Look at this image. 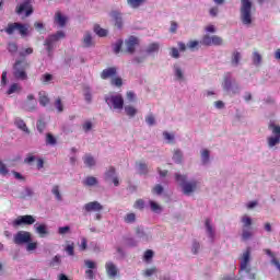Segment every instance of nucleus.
Returning a JSON list of instances; mask_svg holds the SVG:
<instances>
[{"label": "nucleus", "mask_w": 280, "mask_h": 280, "mask_svg": "<svg viewBox=\"0 0 280 280\" xmlns=\"http://www.w3.org/2000/svg\"><path fill=\"white\" fill-rule=\"evenodd\" d=\"M83 161L88 167H93V165H95V159L91 154H86L83 158Z\"/></svg>", "instance_id": "f704fd0d"}, {"label": "nucleus", "mask_w": 280, "mask_h": 280, "mask_svg": "<svg viewBox=\"0 0 280 280\" xmlns=\"http://www.w3.org/2000/svg\"><path fill=\"white\" fill-rule=\"evenodd\" d=\"M121 47H124V39H118V40L113 45L114 54H120Z\"/></svg>", "instance_id": "e433bc0d"}, {"label": "nucleus", "mask_w": 280, "mask_h": 280, "mask_svg": "<svg viewBox=\"0 0 280 280\" xmlns=\"http://www.w3.org/2000/svg\"><path fill=\"white\" fill-rule=\"evenodd\" d=\"M83 47H93V37L91 36V33L84 35Z\"/></svg>", "instance_id": "c85d7f7f"}, {"label": "nucleus", "mask_w": 280, "mask_h": 280, "mask_svg": "<svg viewBox=\"0 0 280 280\" xmlns=\"http://www.w3.org/2000/svg\"><path fill=\"white\" fill-rule=\"evenodd\" d=\"M149 205H150L151 211H153V213H161V207L159 206V203L151 200V201H149Z\"/></svg>", "instance_id": "3c124183"}, {"label": "nucleus", "mask_w": 280, "mask_h": 280, "mask_svg": "<svg viewBox=\"0 0 280 280\" xmlns=\"http://www.w3.org/2000/svg\"><path fill=\"white\" fill-rule=\"evenodd\" d=\"M240 267L242 272H250V247L243 253Z\"/></svg>", "instance_id": "9b49d317"}, {"label": "nucleus", "mask_w": 280, "mask_h": 280, "mask_svg": "<svg viewBox=\"0 0 280 280\" xmlns=\"http://www.w3.org/2000/svg\"><path fill=\"white\" fill-rule=\"evenodd\" d=\"M241 222L243 223V229H248V226L253 225V219H250V217H248L247 214H244L242 217Z\"/></svg>", "instance_id": "473e14b6"}, {"label": "nucleus", "mask_w": 280, "mask_h": 280, "mask_svg": "<svg viewBox=\"0 0 280 280\" xmlns=\"http://www.w3.org/2000/svg\"><path fill=\"white\" fill-rule=\"evenodd\" d=\"M175 77L177 80H183V69L175 67Z\"/></svg>", "instance_id": "338daca9"}, {"label": "nucleus", "mask_w": 280, "mask_h": 280, "mask_svg": "<svg viewBox=\"0 0 280 280\" xmlns=\"http://www.w3.org/2000/svg\"><path fill=\"white\" fill-rule=\"evenodd\" d=\"M35 231L36 233H38L40 237H44L45 235H49V231H47V225L45 223L37 225L35 228Z\"/></svg>", "instance_id": "4be33fe9"}, {"label": "nucleus", "mask_w": 280, "mask_h": 280, "mask_svg": "<svg viewBox=\"0 0 280 280\" xmlns=\"http://www.w3.org/2000/svg\"><path fill=\"white\" fill-rule=\"evenodd\" d=\"M110 84L113 86H124V80H121V77H114L112 80H110Z\"/></svg>", "instance_id": "a18cd8bd"}, {"label": "nucleus", "mask_w": 280, "mask_h": 280, "mask_svg": "<svg viewBox=\"0 0 280 280\" xmlns=\"http://www.w3.org/2000/svg\"><path fill=\"white\" fill-rule=\"evenodd\" d=\"M84 97H85V102H88V104H91L93 96L91 94V88H84Z\"/></svg>", "instance_id": "603ef678"}, {"label": "nucleus", "mask_w": 280, "mask_h": 280, "mask_svg": "<svg viewBox=\"0 0 280 280\" xmlns=\"http://www.w3.org/2000/svg\"><path fill=\"white\" fill-rule=\"evenodd\" d=\"M36 222V219L32 214L19 215L12 221V226L19 229V226H32Z\"/></svg>", "instance_id": "39448f33"}, {"label": "nucleus", "mask_w": 280, "mask_h": 280, "mask_svg": "<svg viewBox=\"0 0 280 280\" xmlns=\"http://www.w3.org/2000/svg\"><path fill=\"white\" fill-rule=\"evenodd\" d=\"M10 174V170H8V165L0 160V176H8Z\"/></svg>", "instance_id": "79ce46f5"}, {"label": "nucleus", "mask_w": 280, "mask_h": 280, "mask_svg": "<svg viewBox=\"0 0 280 280\" xmlns=\"http://www.w3.org/2000/svg\"><path fill=\"white\" fill-rule=\"evenodd\" d=\"M137 45H139V38L135 37V36H130L127 40H126V51L127 54H135L136 49H137Z\"/></svg>", "instance_id": "2eb2a0df"}, {"label": "nucleus", "mask_w": 280, "mask_h": 280, "mask_svg": "<svg viewBox=\"0 0 280 280\" xmlns=\"http://www.w3.org/2000/svg\"><path fill=\"white\" fill-rule=\"evenodd\" d=\"M253 62H254V65H256V66L261 65V55H260L259 52L255 51V52L253 54Z\"/></svg>", "instance_id": "5fc2aeb1"}, {"label": "nucleus", "mask_w": 280, "mask_h": 280, "mask_svg": "<svg viewBox=\"0 0 280 280\" xmlns=\"http://www.w3.org/2000/svg\"><path fill=\"white\" fill-rule=\"evenodd\" d=\"M145 121L148 126H154L156 124V119L154 118V115L150 114L145 117Z\"/></svg>", "instance_id": "bf43d9fd"}, {"label": "nucleus", "mask_w": 280, "mask_h": 280, "mask_svg": "<svg viewBox=\"0 0 280 280\" xmlns=\"http://www.w3.org/2000/svg\"><path fill=\"white\" fill-rule=\"evenodd\" d=\"M105 102L108 106H113L115 110H121L124 108V96L121 94L106 96Z\"/></svg>", "instance_id": "423d86ee"}, {"label": "nucleus", "mask_w": 280, "mask_h": 280, "mask_svg": "<svg viewBox=\"0 0 280 280\" xmlns=\"http://www.w3.org/2000/svg\"><path fill=\"white\" fill-rule=\"evenodd\" d=\"M39 104L40 106H48L50 100L49 96L47 95V92H39Z\"/></svg>", "instance_id": "393cba45"}, {"label": "nucleus", "mask_w": 280, "mask_h": 280, "mask_svg": "<svg viewBox=\"0 0 280 280\" xmlns=\"http://www.w3.org/2000/svg\"><path fill=\"white\" fill-rule=\"evenodd\" d=\"M23 12H25V16H30L31 14L34 13L32 0H26L16 8V14H23Z\"/></svg>", "instance_id": "ddd939ff"}, {"label": "nucleus", "mask_w": 280, "mask_h": 280, "mask_svg": "<svg viewBox=\"0 0 280 280\" xmlns=\"http://www.w3.org/2000/svg\"><path fill=\"white\" fill-rule=\"evenodd\" d=\"M94 32L101 38L108 36V31L106 28H102L100 25L94 26Z\"/></svg>", "instance_id": "bb28decb"}, {"label": "nucleus", "mask_w": 280, "mask_h": 280, "mask_svg": "<svg viewBox=\"0 0 280 280\" xmlns=\"http://www.w3.org/2000/svg\"><path fill=\"white\" fill-rule=\"evenodd\" d=\"M253 1L242 0L241 1V21L244 25H250L253 23Z\"/></svg>", "instance_id": "7ed1b4c3"}, {"label": "nucleus", "mask_w": 280, "mask_h": 280, "mask_svg": "<svg viewBox=\"0 0 280 280\" xmlns=\"http://www.w3.org/2000/svg\"><path fill=\"white\" fill-rule=\"evenodd\" d=\"M110 16L115 21V27L121 30V27H124V20L121 19V13H119L118 11H112Z\"/></svg>", "instance_id": "a211bd4d"}, {"label": "nucleus", "mask_w": 280, "mask_h": 280, "mask_svg": "<svg viewBox=\"0 0 280 280\" xmlns=\"http://www.w3.org/2000/svg\"><path fill=\"white\" fill-rule=\"evenodd\" d=\"M144 261H150V259H152V257H154V252H152V249H148L144 253Z\"/></svg>", "instance_id": "0e129e2a"}, {"label": "nucleus", "mask_w": 280, "mask_h": 280, "mask_svg": "<svg viewBox=\"0 0 280 280\" xmlns=\"http://www.w3.org/2000/svg\"><path fill=\"white\" fill-rule=\"evenodd\" d=\"M61 261H62V260L60 259V256L57 255V256H55V257L51 259L49 266H50L51 268H54V267H56V266H60Z\"/></svg>", "instance_id": "6e6d98bb"}, {"label": "nucleus", "mask_w": 280, "mask_h": 280, "mask_svg": "<svg viewBox=\"0 0 280 280\" xmlns=\"http://www.w3.org/2000/svg\"><path fill=\"white\" fill-rule=\"evenodd\" d=\"M200 43L206 47H211V45H214L215 47H220L221 45H224V39H222V37L218 35H213V36L203 35Z\"/></svg>", "instance_id": "9d476101"}, {"label": "nucleus", "mask_w": 280, "mask_h": 280, "mask_svg": "<svg viewBox=\"0 0 280 280\" xmlns=\"http://www.w3.org/2000/svg\"><path fill=\"white\" fill-rule=\"evenodd\" d=\"M173 161L175 163H183V152H180V150H175L174 151Z\"/></svg>", "instance_id": "a19ab883"}, {"label": "nucleus", "mask_w": 280, "mask_h": 280, "mask_svg": "<svg viewBox=\"0 0 280 280\" xmlns=\"http://www.w3.org/2000/svg\"><path fill=\"white\" fill-rule=\"evenodd\" d=\"M51 80H54V75H51L50 73H45L42 75V83L45 85L51 84Z\"/></svg>", "instance_id": "c03bdc74"}, {"label": "nucleus", "mask_w": 280, "mask_h": 280, "mask_svg": "<svg viewBox=\"0 0 280 280\" xmlns=\"http://www.w3.org/2000/svg\"><path fill=\"white\" fill-rule=\"evenodd\" d=\"M21 90L22 88L19 83H13L10 85L9 90L7 91V94L12 95L13 93H20Z\"/></svg>", "instance_id": "c756f323"}, {"label": "nucleus", "mask_w": 280, "mask_h": 280, "mask_svg": "<svg viewBox=\"0 0 280 280\" xmlns=\"http://www.w3.org/2000/svg\"><path fill=\"white\" fill-rule=\"evenodd\" d=\"M153 194H156L158 196H161V194H163V186H161V185H155L154 187H153Z\"/></svg>", "instance_id": "774afa93"}, {"label": "nucleus", "mask_w": 280, "mask_h": 280, "mask_svg": "<svg viewBox=\"0 0 280 280\" xmlns=\"http://www.w3.org/2000/svg\"><path fill=\"white\" fill-rule=\"evenodd\" d=\"M106 272L109 279H115L117 275H119V269H117V266H115L113 262H106L105 265Z\"/></svg>", "instance_id": "dca6fc26"}, {"label": "nucleus", "mask_w": 280, "mask_h": 280, "mask_svg": "<svg viewBox=\"0 0 280 280\" xmlns=\"http://www.w3.org/2000/svg\"><path fill=\"white\" fill-rule=\"evenodd\" d=\"M7 49L11 56H14V54L19 51V45H16L14 42H10L7 46Z\"/></svg>", "instance_id": "7c9ffc66"}, {"label": "nucleus", "mask_w": 280, "mask_h": 280, "mask_svg": "<svg viewBox=\"0 0 280 280\" xmlns=\"http://www.w3.org/2000/svg\"><path fill=\"white\" fill-rule=\"evenodd\" d=\"M66 253L70 256L73 257L75 255V245L72 243L70 245L66 246Z\"/></svg>", "instance_id": "864d4df0"}, {"label": "nucleus", "mask_w": 280, "mask_h": 280, "mask_svg": "<svg viewBox=\"0 0 280 280\" xmlns=\"http://www.w3.org/2000/svg\"><path fill=\"white\" fill-rule=\"evenodd\" d=\"M138 172L141 175H145L148 174V164L143 163V162H139L138 163Z\"/></svg>", "instance_id": "37998d69"}, {"label": "nucleus", "mask_w": 280, "mask_h": 280, "mask_svg": "<svg viewBox=\"0 0 280 280\" xmlns=\"http://www.w3.org/2000/svg\"><path fill=\"white\" fill-rule=\"evenodd\" d=\"M31 102V103H30ZM36 100L34 97V94H28L27 95V102L25 103V108L26 110H36Z\"/></svg>", "instance_id": "6ab92c4d"}, {"label": "nucleus", "mask_w": 280, "mask_h": 280, "mask_svg": "<svg viewBox=\"0 0 280 280\" xmlns=\"http://www.w3.org/2000/svg\"><path fill=\"white\" fill-rule=\"evenodd\" d=\"M159 49H160L159 43H152L148 46L147 54H154V52L159 51Z\"/></svg>", "instance_id": "ea45409f"}, {"label": "nucleus", "mask_w": 280, "mask_h": 280, "mask_svg": "<svg viewBox=\"0 0 280 280\" xmlns=\"http://www.w3.org/2000/svg\"><path fill=\"white\" fill-rule=\"evenodd\" d=\"M71 228L66 225L58 229L59 235H67V233H70Z\"/></svg>", "instance_id": "680f3d73"}, {"label": "nucleus", "mask_w": 280, "mask_h": 280, "mask_svg": "<svg viewBox=\"0 0 280 280\" xmlns=\"http://www.w3.org/2000/svg\"><path fill=\"white\" fill-rule=\"evenodd\" d=\"M55 108H57V113H62L65 110V105L62 104V98L57 97L55 100Z\"/></svg>", "instance_id": "58836bf2"}, {"label": "nucleus", "mask_w": 280, "mask_h": 280, "mask_svg": "<svg viewBox=\"0 0 280 280\" xmlns=\"http://www.w3.org/2000/svg\"><path fill=\"white\" fill-rule=\"evenodd\" d=\"M201 160H202V163H209V150H203L201 152Z\"/></svg>", "instance_id": "e2e57ef3"}, {"label": "nucleus", "mask_w": 280, "mask_h": 280, "mask_svg": "<svg viewBox=\"0 0 280 280\" xmlns=\"http://www.w3.org/2000/svg\"><path fill=\"white\" fill-rule=\"evenodd\" d=\"M4 32H7L9 36H12L14 32H19L22 36H27V26L18 22L9 23Z\"/></svg>", "instance_id": "0eeeda50"}, {"label": "nucleus", "mask_w": 280, "mask_h": 280, "mask_svg": "<svg viewBox=\"0 0 280 280\" xmlns=\"http://www.w3.org/2000/svg\"><path fill=\"white\" fill-rule=\"evenodd\" d=\"M15 126L20 129L23 130V132H26L30 135V129L27 128V125L25 124V120L19 119L15 121Z\"/></svg>", "instance_id": "cd10ccee"}, {"label": "nucleus", "mask_w": 280, "mask_h": 280, "mask_svg": "<svg viewBox=\"0 0 280 280\" xmlns=\"http://www.w3.org/2000/svg\"><path fill=\"white\" fill-rule=\"evenodd\" d=\"M85 266L89 268L88 270H85V276L88 277V279L93 280L95 279V272L93 270H95L97 268V264H95V261L93 260H84Z\"/></svg>", "instance_id": "4468645a"}, {"label": "nucleus", "mask_w": 280, "mask_h": 280, "mask_svg": "<svg viewBox=\"0 0 280 280\" xmlns=\"http://www.w3.org/2000/svg\"><path fill=\"white\" fill-rule=\"evenodd\" d=\"M32 54H34V48L28 47V48H26L24 50H21L19 52V56H20V58H26V56H32Z\"/></svg>", "instance_id": "de8ad7c7"}, {"label": "nucleus", "mask_w": 280, "mask_h": 280, "mask_svg": "<svg viewBox=\"0 0 280 280\" xmlns=\"http://www.w3.org/2000/svg\"><path fill=\"white\" fill-rule=\"evenodd\" d=\"M26 244H27L26 250H28V252L36 250V248H38V243H32V241H31Z\"/></svg>", "instance_id": "69168bd1"}, {"label": "nucleus", "mask_w": 280, "mask_h": 280, "mask_svg": "<svg viewBox=\"0 0 280 280\" xmlns=\"http://www.w3.org/2000/svg\"><path fill=\"white\" fill-rule=\"evenodd\" d=\"M124 221L126 222V224H133V222H137V214H135L133 212L127 213L124 218Z\"/></svg>", "instance_id": "2f4dec72"}, {"label": "nucleus", "mask_w": 280, "mask_h": 280, "mask_svg": "<svg viewBox=\"0 0 280 280\" xmlns=\"http://www.w3.org/2000/svg\"><path fill=\"white\" fill-rule=\"evenodd\" d=\"M206 229L210 240L213 242L215 237V232H213V225H211V219H206Z\"/></svg>", "instance_id": "5701e85b"}, {"label": "nucleus", "mask_w": 280, "mask_h": 280, "mask_svg": "<svg viewBox=\"0 0 280 280\" xmlns=\"http://www.w3.org/2000/svg\"><path fill=\"white\" fill-rule=\"evenodd\" d=\"M128 5H130V8L137 9L140 5H143V3H145V0H127Z\"/></svg>", "instance_id": "c9c22d12"}, {"label": "nucleus", "mask_w": 280, "mask_h": 280, "mask_svg": "<svg viewBox=\"0 0 280 280\" xmlns=\"http://www.w3.org/2000/svg\"><path fill=\"white\" fill-rule=\"evenodd\" d=\"M45 128H47V124H45L44 120L37 121V130L38 132L43 133L45 131Z\"/></svg>", "instance_id": "052dcab7"}, {"label": "nucleus", "mask_w": 280, "mask_h": 280, "mask_svg": "<svg viewBox=\"0 0 280 280\" xmlns=\"http://www.w3.org/2000/svg\"><path fill=\"white\" fill-rule=\"evenodd\" d=\"M13 242L18 246H23V244H30V242H32V233H30L27 231H19L13 236Z\"/></svg>", "instance_id": "1a4fd4ad"}, {"label": "nucleus", "mask_w": 280, "mask_h": 280, "mask_svg": "<svg viewBox=\"0 0 280 280\" xmlns=\"http://www.w3.org/2000/svg\"><path fill=\"white\" fill-rule=\"evenodd\" d=\"M240 60H242V54L237 50L233 51L232 59H231V65L233 67H237L240 65Z\"/></svg>", "instance_id": "b1692460"}, {"label": "nucleus", "mask_w": 280, "mask_h": 280, "mask_svg": "<svg viewBox=\"0 0 280 280\" xmlns=\"http://www.w3.org/2000/svg\"><path fill=\"white\" fill-rule=\"evenodd\" d=\"M252 237H253V232L250 230L243 229V233H242L243 242H247V240H250Z\"/></svg>", "instance_id": "09e8293b"}, {"label": "nucleus", "mask_w": 280, "mask_h": 280, "mask_svg": "<svg viewBox=\"0 0 280 280\" xmlns=\"http://www.w3.org/2000/svg\"><path fill=\"white\" fill-rule=\"evenodd\" d=\"M125 113L128 117H135L137 115V108L132 105L125 106Z\"/></svg>", "instance_id": "72a5a7b5"}, {"label": "nucleus", "mask_w": 280, "mask_h": 280, "mask_svg": "<svg viewBox=\"0 0 280 280\" xmlns=\"http://www.w3.org/2000/svg\"><path fill=\"white\" fill-rule=\"evenodd\" d=\"M51 194H54V196L56 197L57 200H62V195H60V186L59 185H55L52 187Z\"/></svg>", "instance_id": "49530a36"}, {"label": "nucleus", "mask_w": 280, "mask_h": 280, "mask_svg": "<svg viewBox=\"0 0 280 280\" xmlns=\"http://www.w3.org/2000/svg\"><path fill=\"white\" fill-rule=\"evenodd\" d=\"M27 69H30V63L26 60L18 59L13 65V78L22 82L27 80Z\"/></svg>", "instance_id": "f257e3e1"}, {"label": "nucleus", "mask_w": 280, "mask_h": 280, "mask_svg": "<svg viewBox=\"0 0 280 280\" xmlns=\"http://www.w3.org/2000/svg\"><path fill=\"white\" fill-rule=\"evenodd\" d=\"M115 75H117V68L116 67H109L107 69H104L101 73L102 80H108V78L114 79Z\"/></svg>", "instance_id": "f3484780"}, {"label": "nucleus", "mask_w": 280, "mask_h": 280, "mask_svg": "<svg viewBox=\"0 0 280 280\" xmlns=\"http://www.w3.org/2000/svg\"><path fill=\"white\" fill-rule=\"evenodd\" d=\"M85 213H102L104 211V206L98 201H90L83 206Z\"/></svg>", "instance_id": "f8f14e48"}, {"label": "nucleus", "mask_w": 280, "mask_h": 280, "mask_svg": "<svg viewBox=\"0 0 280 280\" xmlns=\"http://www.w3.org/2000/svg\"><path fill=\"white\" fill-rule=\"evenodd\" d=\"M175 180L182 186L185 196H190L198 189V182H187V175L175 174Z\"/></svg>", "instance_id": "f03ea898"}, {"label": "nucleus", "mask_w": 280, "mask_h": 280, "mask_svg": "<svg viewBox=\"0 0 280 280\" xmlns=\"http://www.w3.org/2000/svg\"><path fill=\"white\" fill-rule=\"evenodd\" d=\"M187 47L191 50L194 49H199L200 47V42L198 40H190L188 44H187Z\"/></svg>", "instance_id": "4d7b16f0"}, {"label": "nucleus", "mask_w": 280, "mask_h": 280, "mask_svg": "<svg viewBox=\"0 0 280 280\" xmlns=\"http://www.w3.org/2000/svg\"><path fill=\"white\" fill-rule=\"evenodd\" d=\"M60 38H65V32L58 31L57 33L50 35L46 40H45V46L48 51V56H51V51H54V43L60 40Z\"/></svg>", "instance_id": "6e6552de"}, {"label": "nucleus", "mask_w": 280, "mask_h": 280, "mask_svg": "<svg viewBox=\"0 0 280 280\" xmlns=\"http://www.w3.org/2000/svg\"><path fill=\"white\" fill-rule=\"evenodd\" d=\"M56 143H58V140L56 139V137H54V135H51V133H47L46 135V145H56Z\"/></svg>", "instance_id": "4c0bfd02"}, {"label": "nucleus", "mask_w": 280, "mask_h": 280, "mask_svg": "<svg viewBox=\"0 0 280 280\" xmlns=\"http://www.w3.org/2000/svg\"><path fill=\"white\" fill-rule=\"evenodd\" d=\"M264 253H266L268 255V257L271 258V264L273 266H276L277 270L280 271V261H279V259H277V257H275V253H272V250H270L268 248L264 249Z\"/></svg>", "instance_id": "aec40b11"}, {"label": "nucleus", "mask_w": 280, "mask_h": 280, "mask_svg": "<svg viewBox=\"0 0 280 280\" xmlns=\"http://www.w3.org/2000/svg\"><path fill=\"white\" fill-rule=\"evenodd\" d=\"M97 183L98 182H97V179L94 176H88L83 180L84 187H95V185H97Z\"/></svg>", "instance_id": "a878e982"}, {"label": "nucleus", "mask_w": 280, "mask_h": 280, "mask_svg": "<svg viewBox=\"0 0 280 280\" xmlns=\"http://www.w3.org/2000/svg\"><path fill=\"white\" fill-rule=\"evenodd\" d=\"M55 23H57L60 27H65V25H67V19L60 11H58L55 15Z\"/></svg>", "instance_id": "412c9836"}, {"label": "nucleus", "mask_w": 280, "mask_h": 280, "mask_svg": "<svg viewBox=\"0 0 280 280\" xmlns=\"http://www.w3.org/2000/svg\"><path fill=\"white\" fill-rule=\"evenodd\" d=\"M115 174H116L115 166H110L105 173L106 180H110V178H114Z\"/></svg>", "instance_id": "8fccbe9b"}, {"label": "nucleus", "mask_w": 280, "mask_h": 280, "mask_svg": "<svg viewBox=\"0 0 280 280\" xmlns=\"http://www.w3.org/2000/svg\"><path fill=\"white\" fill-rule=\"evenodd\" d=\"M135 209H140L143 210L145 208V201H143V199H138L135 205H133Z\"/></svg>", "instance_id": "13d9d810"}, {"label": "nucleus", "mask_w": 280, "mask_h": 280, "mask_svg": "<svg viewBox=\"0 0 280 280\" xmlns=\"http://www.w3.org/2000/svg\"><path fill=\"white\" fill-rule=\"evenodd\" d=\"M268 128L271 131V136L267 138V145L268 148H275L280 143V126L270 121Z\"/></svg>", "instance_id": "20e7f679"}]
</instances>
